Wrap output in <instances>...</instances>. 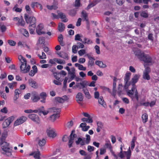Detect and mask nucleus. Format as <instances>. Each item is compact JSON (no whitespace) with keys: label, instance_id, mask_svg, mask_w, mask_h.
<instances>
[{"label":"nucleus","instance_id":"f257e3e1","mask_svg":"<svg viewBox=\"0 0 159 159\" xmlns=\"http://www.w3.org/2000/svg\"><path fill=\"white\" fill-rule=\"evenodd\" d=\"M139 78V76L135 75L131 80V84L132 87L131 90H128L127 92V95L131 98L132 100L135 99L137 101H139V95L138 91L136 88L135 84L137 82Z\"/></svg>","mask_w":159,"mask_h":159},{"label":"nucleus","instance_id":"f03ea898","mask_svg":"<svg viewBox=\"0 0 159 159\" xmlns=\"http://www.w3.org/2000/svg\"><path fill=\"white\" fill-rule=\"evenodd\" d=\"M135 55L140 60L144 62L143 65L145 67L151 65L153 63L152 57L148 54H145L143 52H137Z\"/></svg>","mask_w":159,"mask_h":159},{"label":"nucleus","instance_id":"7ed1b4c3","mask_svg":"<svg viewBox=\"0 0 159 159\" xmlns=\"http://www.w3.org/2000/svg\"><path fill=\"white\" fill-rule=\"evenodd\" d=\"M18 59L21 63L20 66L21 72L24 73L28 72L30 71V65H27V61L26 59L21 55L18 56Z\"/></svg>","mask_w":159,"mask_h":159},{"label":"nucleus","instance_id":"20e7f679","mask_svg":"<svg viewBox=\"0 0 159 159\" xmlns=\"http://www.w3.org/2000/svg\"><path fill=\"white\" fill-rule=\"evenodd\" d=\"M2 151V153L5 154L8 156H10L12 155V148L10 147L9 143L5 142L0 143Z\"/></svg>","mask_w":159,"mask_h":159},{"label":"nucleus","instance_id":"39448f33","mask_svg":"<svg viewBox=\"0 0 159 159\" xmlns=\"http://www.w3.org/2000/svg\"><path fill=\"white\" fill-rule=\"evenodd\" d=\"M24 18L27 24H29V26H33L34 27L36 26V18L33 16H30L27 14H25Z\"/></svg>","mask_w":159,"mask_h":159},{"label":"nucleus","instance_id":"423d86ee","mask_svg":"<svg viewBox=\"0 0 159 159\" xmlns=\"http://www.w3.org/2000/svg\"><path fill=\"white\" fill-rule=\"evenodd\" d=\"M52 110L54 112H55L56 113H54L51 115L50 118L51 121L54 122L57 119L59 118L60 116L59 114L61 111V109L53 107L52 108Z\"/></svg>","mask_w":159,"mask_h":159},{"label":"nucleus","instance_id":"0eeeda50","mask_svg":"<svg viewBox=\"0 0 159 159\" xmlns=\"http://www.w3.org/2000/svg\"><path fill=\"white\" fill-rule=\"evenodd\" d=\"M151 71L150 67H147L143 71V78L144 80H149L150 79V77L149 75Z\"/></svg>","mask_w":159,"mask_h":159},{"label":"nucleus","instance_id":"6e6552de","mask_svg":"<svg viewBox=\"0 0 159 159\" xmlns=\"http://www.w3.org/2000/svg\"><path fill=\"white\" fill-rule=\"evenodd\" d=\"M27 119L26 117L22 116L17 119L14 124V126H17L24 122Z\"/></svg>","mask_w":159,"mask_h":159},{"label":"nucleus","instance_id":"1a4fd4ad","mask_svg":"<svg viewBox=\"0 0 159 159\" xmlns=\"http://www.w3.org/2000/svg\"><path fill=\"white\" fill-rule=\"evenodd\" d=\"M43 25L42 24H40L36 28V32L37 34L39 35L44 34L45 32L42 30L43 28Z\"/></svg>","mask_w":159,"mask_h":159},{"label":"nucleus","instance_id":"9d476101","mask_svg":"<svg viewBox=\"0 0 159 159\" xmlns=\"http://www.w3.org/2000/svg\"><path fill=\"white\" fill-rule=\"evenodd\" d=\"M31 95V99L34 102H36L40 99L39 95L36 92H32Z\"/></svg>","mask_w":159,"mask_h":159},{"label":"nucleus","instance_id":"9b49d317","mask_svg":"<svg viewBox=\"0 0 159 159\" xmlns=\"http://www.w3.org/2000/svg\"><path fill=\"white\" fill-rule=\"evenodd\" d=\"M28 117L34 122L38 123H39L40 122L39 118L38 116L35 114H29L28 115Z\"/></svg>","mask_w":159,"mask_h":159},{"label":"nucleus","instance_id":"f8f14e48","mask_svg":"<svg viewBox=\"0 0 159 159\" xmlns=\"http://www.w3.org/2000/svg\"><path fill=\"white\" fill-rule=\"evenodd\" d=\"M40 102L43 103H45L46 102V100L47 95L46 93L45 92H42L39 95Z\"/></svg>","mask_w":159,"mask_h":159},{"label":"nucleus","instance_id":"ddd939ff","mask_svg":"<svg viewBox=\"0 0 159 159\" xmlns=\"http://www.w3.org/2000/svg\"><path fill=\"white\" fill-rule=\"evenodd\" d=\"M57 54L60 57L62 58L67 60L69 59V57L67 53L64 52H57Z\"/></svg>","mask_w":159,"mask_h":159},{"label":"nucleus","instance_id":"4468645a","mask_svg":"<svg viewBox=\"0 0 159 159\" xmlns=\"http://www.w3.org/2000/svg\"><path fill=\"white\" fill-rule=\"evenodd\" d=\"M76 101L79 104H81L83 99V97L82 93H78L76 95Z\"/></svg>","mask_w":159,"mask_h":159},{"label":"nucleus","instance_id":"2eb2a0df","mask_svg":"<svg viewBox=\"0 0 159 159\" xmlns=\"http://www.w3.org/2000/svg\"><path fill=\"white\" fill-rule=\"evenodd\" d=\"M30 155L33 156L35 159H40V153L39 149H37V151H34L30 154Z\"/></svg>","mask_w":159,"mask_h":159},{"label":"nucleus","instance_id":"dca6fc26","mask_svg":"<svg viewBox=\"0 0 159 159\" xmlns=\"http://www.w3.org/2000/svg\"><path fill=\"white\" fill-rule=\"evenodd\" d=\"M29 85L33 88L36 89L38 87L37 83L32 79L29 80Z\"/></svg>","mask_w":159,"mask_h":159},{"label":"nucleus","instance_id":"f3484780","mask_svg":"<svg viewBox=\"0 0 159 159\" xmlns=\"http://www.w3.org/2000/svg\"><path fill=\"white\" fill-rule=\"evenodd\" d=\"M58 16L62 20L63 22H66L68 21V20L67 18H66V15L63 13H58Z\"/></svg>","mask_w":159,"mask_h":159},{"label":"nucleus","instance_id":"a211bd4d","mask_svg":"<svg viewBox=\"0 0 159 159\" xmlns=\"http://www.w3.org/2000/svg\"><path fill=\"white\" fill-rule=\"evenodd\" d=\"M32 68L33 70L30 71L29 74L30 76H33L37 72L38 69L37 66L35 65H34L33 66Z\"/></svg>","mask_w":159,"mask_h":159},{"label":"nucleus","instance_id":"6ab92c4d","mask_svg":"<svg viewBox=\"0 0 159 159\" xmlns=\"http://www.w3.org/2000/svg\"><path fill=\"white\" fill-rule=\"evenodd\" d=\"M48 135L51 137L54 138L56 136V134L55 132L54 129H49L48 130Z\"/></svg>","mask_w":159,"mask_h":159},{"label":"nucleus","instance_id":"aec40b11","mask_svg":"<svg viewBox=\"0 0 159 159\" xmlns=\"http://www.w3.org/2000/svg\"><path fill=\"white\" fill-rule=\"evenodd\" d=\"M98 99V103L104 108L106 107V104L104 100L103 97L101 96Z\"/></svg>","mask_w":159,"mask_h":159},{"label":"nucleus","instance_id":"412c9836","mask_svg":"<svg viewBox=\"0 0 159 159\" xmlns=\"http://www.w3.org/2000/svg\"><path fill=\"white\" fill-rule=\"evenodd\" d=\"M63 37L62 34H60L58 37V40L60 44L62 46H63L65 45V43L63 42Z\"/></svg>","mask_w":159,"mask_h":159},{"label":"nucleus","instance_id":"4be33fe9","mask_svg":"<svg viewBox=\"0 0 159 159\" xmlns=\"http://www.w3.org/2000/svg\"><path fill=\"white\" fill-rule=\"evenodd\" d=\"M83 91L86 97L87 98L90 99L91 98V96L90 95L87 89H83Z\"/></svg>","mask_w":159,"mask_h":159},{"label":"nucleus","instance_id":"5701e85b","mask_svg":"<svg viewBox=\"0 0 159 159\" xmlns=\"http://www.w3.org/2000/svg\"><path fill=\"white\" fill-rule=\"evenodd\" d=\"M95 64L102 68H105L107 66L105 64H104L102 62L99 61H95Z\"/></svg>","mask_w":159,"mask_h":159},{"label":"nucleus","instance_id":"b1692460","mask_svg":"<svg viewBox=\"0 0 159 159\" xmlns=\"http://www.w3.org/2000/svg\"><path fill=\"white\" fill-rule=\"evenodd\" d=\"M142 119L143 122V123H146L148 120V115L146 113L143 114L142 116Z\"/></svg>","mask_w":159,"mask_h":159},{"label":"nucleus","instance_id":"393cba45","mask_svg":"<svg viewBox=\"0 0 159 159\" xmlns=\"http://www.w3.org/2000/svg\"><path fill=\"white\" fill-rule=\"evenodd\" d=\"M81 121L83 122H85L88 123H91L93 122L92 118H83L81 119Z\"/></svg>","mask_w":159,"mask_h":159},{"label":"nucleus","instance_id":"a878e982","mask_svg":"<svg viewBox=\"0 0 159 159\" xmlns=\"http://www.w3.org/2000/svg\"><path fill=\"white\" fill-rule=\"evenodd\" d=\"M53 60L59 64H64L65 63L66 61L64 60H61V59H58L57 58H54L53 59Z\"/></svg>","mask_w":159,"mask_h":159},{"label":"nucleus","instance_id":"bb28decb","mask_svg":"<svg viewBox=\"0 0 159 159\" xmlns=\"http://www.w3.org/2000/svg\"><path fill=\"white\" fill-rule=\"evenodd\" d=\"M126 154V159H130L131 155V152L129 147L127 151H124Z\"/></svg>","mask_w":159,"mask_h":159},{"label":"nucleus","instance_id":"cd10ccee","mask_svg":"<svg viewBox=\"0 0 159 159\" xmlns=\"http://www.w3.org/2000/svg\"><path fill=\"white\" fill-rule=\"evenodd\" d=\"M65 25L64 24L61 23L59 24L58 29L60 32H62L65 29Z\"/></svg>","mask_w":159,"mask_h":159},{"label":"nucleus","instance_id":"c85d7f7f","mask_svg":"<svg viewBox=\"0 0 159 159\" xmlns=\"http://www.w3.org/2000/svg\"><path fill=\"white\" fill-rule=\"evenodd\" d=\"M81 14L82 16L84 18V20L88 21V14L86 11H83L82 12Z\"/></svg>","mask_w":159,"mask_h":159},{"label":"nucleus","instance_id":"c756f323","mask_svg":"<svg viewBox=\"0 0 159 159\" xmlns=\"http://www.w3.org/2000/svg\"><path fill=\"white\" fill-rule=\"evenodd\" d=\"M77 13V10L75 9H73L70 10L69 13V15L71 16H75Z\"/></svg>","mask_w":159,"mask_h":159},{"label":"nucleus","instance_id":"7c9ffc66","mask_svg":"<svg viewBox=\"0 0 159 159\" xmlns=\"http://www.w3.org/2000/svg\"><path fill=\"white\" fill-rule=\"evenodd\" d=\"M45 143L46 141L44 139H42L39 140L38 144L40 147L44 146Z\"/></svg>","mask_w":159,"mask_h":159},{"label":"nucleus","instance_id":"2f4dec72","mask_svg":"<svg viewBox=\"0 0 159 159\" xmlns=\"http://www.w3.org/2000/svg\"><path fill=\"white\" fill-rule=\"evenodd\" d=\"M21 31L23 33V34L26 37H28L29 34L28 31L25 29H21Z\"/></svg>","mask_w":159,"mask_h":159},{"label":"nucleus","instance_id":"473e14b6","mask_svg":"<svg viewBox=\"0 0 159 159\" xmlns=\"http://www.w3.org/2000/svg\"><path fill=\"white\" fill-rule=\"evenodd\" d=\"M122 87L123 86L121 84H120L118 85L117 89V94L119 95H120L122 94Z\"/></svg>","mask_w":159,"mask_h":159},{"label":"nucleus","instance_id":"72a5a7b5","mask_svg":"<svg viewBox=\"0 0 159 159\" xmlns=\"http://www.w3.org/2000/svg\"><path fill=\"white\" fill-rule=\"evenodd\" d=\"M11 124L10 122H9V120L7 119L3 122L2 124L3 128H5Z\"/></svg>","mask_w":159,"mask_h":159},{"label":"nucleus","instance_id":"f704fd0d","mask_svg":"<svg viewBox=\"0 0 159 159\" xmlns=\"http://www.w3.org/2000/svg\"><path fill=\"white\" fill-rule=\"evenodd\" d=\"M131 73H127L126 74L125 77L124 79L125 83H129V80L130 79V76Z\"/></svg>","mask_w":159,"mask_h":159},{"label":"nucleus","instance_id":"c9c22d12","mask_svg":"<svg viewBox=\"0 0 159 159\" xmlns=\"http://www.w3.org/2000/svg\"><path fill=\"white\" fill-rule=\"evenodd\" d=\"M17 83L16 82H13L12 83H8V85L10 89H13L14 87H16Z\"/></svg>","mask_w":159,"mask_h":159},{"label":"nucleus","instance_id":"e433bc0d","mask_svg":"<svg viewBox=\"0 0 159 159\" xmlns=\"http://www.w3.org/2000/svg\"><path fill=\"white\" fill-rule=\"evenodd\" d=\"M106 148H108L109 150L112 148L111 144L110 141L107 142L105 144L104 146Z\"/></svg>","mask_w":159,"mask_h":159},{"label":"nucleus","instance_id":"4c0bfd02","mask_svg":"<svg viewBox=\"0 0 159 159\" xmlns=\"http://www.w3.org/2000/svg\"><path fill=\"white\" fill-rule=\"evenodd\" d=\"M84 42L82 41V42L85 44L86 43L88 44H89L93 43L92 41L88 38H84Z\"/></svg>","mask_w":159,"mask_h":159},{"label":"nucleus","instance_id":"58836bf2","mask_svg":"<svg viewBox=\"0 0 159 159\" xmlns=\"http://www.w3.org/2000/svg\"><path fill=\"white\" fill-rule=\"evenodd\" d=\"M140 16L143 17L147 18L148 17V14L147 12H145V11L141 12L140 14Z\"/></svg>","mask_w":159,"mask_h":159},{"label":"nucleus","instance_id":"ea45409f","mask_svg":"<svg viewBox=\"0 0 159 159\" xmlns=\"http://www.w3.org/2000/svg\"><path fill=\"white\" fill-rule=\"evenodd\" d=\"M95 60V59H89L88 64V65L89 67H92L94 65V61Z\"/></svg>","mask_w":159,"mask_h":159},{"label":"nucleus","instance_id":"a19ab883","mask_svg":"<svg viewBox=\"0 0 159 159\" xmlns=\"http://www.w3.org/2000/svg\"><path fill=\"white\" fill-rule=\"evenodd\" d=\"M36 26H35L34 27L33 26H29V31L30 34H32L34 33Z\"/></svg>","mask_w":159,"mask_h":159},{"label":"nucleus","instance_id":"79ce46f5","mask_svg":"<svg viewBox=\"0 0 159 159\" xmlns=\"http://www.w3.org/2000/svg\"><path fill=\"white\" fill-rule=\"evenodd\" d=\"M48 113V111L42 110L40 109H39V114L41 115V113H43L44 116L47 115Z\"/></svg>","mask_w":159,"mask_h":159},{"label":"nucleus","instance_id":"37998d69","mask_svg":"<svg viewBox=\"0 0 159 159\" xmlns=\"http://www.w3.org/2000/svg\"><path fill=\"white\" fill-rule=\"evenodd\" d=\"M25 10L27 13L29 14H31L32 13V11L31 10L29 6L28 5H26L25 7Z\"/></svg>","mask_w":159,"mask_h":159},{"label":"nucleus","instance_id":"c03bdc74","mask_svg":"<svg viewBox=\"0 0 159 159\" xmlns=\"http://www.w3.org/2000/svg\"><path fill=\"white\" fill-rule=\"evenodd\" d=\"M7 42L11 46H15L16 44V42L12 40H8Z\"/></svg>","mask_w":159,"mask_h":159},{"label":"nucleus","instance_id":"a18cd8bd","mask_svg":"<svg viewBox=\"0 0 159 159\" xmlns=\"http://www.w3.org/2000/svg\"><path fill=\"white\" fill-rule=\"evenodd\" d=\"M80 85L83 87V88H85L86 86L88 85V83L87 81H84L82 82H80Z\"/></svg>","mask_w":159,"mask_h":159},{"label":"nucleus","instance_id":"49530a36","mask_svg":"<svg viewBox=\"0 0 159 159\" xmlns=\"http://www.w3.org/2000/svg\"><path fill=\"white\" fill-rule=\"evenodd\" d=\"M37 55L40 59H45L46 58V55L43 52H42L41 56L39 54H38Z\"/></svg>","mask_w":159,"mask_h":159},{"label":"nucleus","instance_id":"de8ad7c7","mask_svg":"<svg viewBox=\"0 0 159 159\" xmlns=\"http://www.w3.org/2000/svg\"><path fill=\"white\" fill-rule=\"evenodd\" d=\"M18 23L19 25L22 26H24L25 24V22L23 19H19Z\"/></svg>","mask_w":159,"mask_h":159},{"label":"nucleus","instance_id":"09e8293b","mask_svg":"<svg viewBox=\"0 0 159 159\" xmlns=\"http://www.w3.org/2000/svg\"><path fill=\"white\" fill-rule=\"evenodd\" d=\"M86 139L85 143L88 144L90 141V136L89 135L87 134L86 135Z\"/></svg>","mask_w":159,"mask_h":159},{"label":"nucleus","instance_id":"8fccbe9b","mask_svg":"<svg viewBox=\"0 0 159 159\" xmlns=\"http://www.w3.org/2000/svg\"><path fill=\"white\" fill-rule=\"evenodd\" d=\"M47 8L50 10H52V9L56 10L57 8V7L56 6H49V5H47Z\"/></svg>","mask_w":159,"mask_h":159},{"label":"nucleus","instance_id":"3c124183","mask_svg":"<svg viewBox=\"0 0 159 159\" xmlns=\"http://www.w3.org/2000/svg\"><path fill=\"white\" fill-rule=\"evenodd\" d=\"M55 100L59 103H62L64 102L62 98L57 97L55 98Z\"/></svg>","mask_w":159,"mask_h":159},{"label":"nucleus","instance_id":"603ef678","mask_svg":"<svg viewBox=\"0 0 159 159\" xmlns=\"http://www.w3.org/2000/svg\"><path fill=\"white\" fill-rule=\"evenodd\" d=\"M0 96L1 98L4 99H6L7 98L6 94L2 91H0Z\"/></svg>","mask_w":159,"mask_h":159},{"label":"nucleus","instance_id":"864d4df0","mask_svg":"<svg viewBox=\"0 0 159 159\" xmlns=\"http://www.w3.org/2000/svg\"><path fill=\"white\" fill-rule=\"evenodd\" d=\"M81 36L79 34H77L75 36V41H82V40L80 39Z\"/></svg>","mask_w":159,"mask_h":159},{"label":"nucleus","instance_id":"5fc2aeb1","mask_svg":"<svg viewBox=\"0 0 159 159\" xmlns=\"http://www.w3.org/2000/svg\"><path fill=\"white\" fill-rule=\"evenodd\" d=\"M100 154L103 155L106 152V148H105V147H104L103 148L100 149Z\"/></svg>","mask_w":159,"mask_h":159},{"label":"nucleus","instance_id":"6e6d98bb","mask_svg":"<svg viewBox=\"0 0 159 159\" xmlns=\"http://www.w3.org/2000/svg\"><path fill=\"white\" fill-rule=\"evenodd\" d=\"M39 41L40 44L44 43L45 42V38L43 37H41L39 38Z\"/></svg>","mask_w":159,"mask_h":159},{"label":"nucleus","instance_id":"4d7b16f0","mask_svg":"<svg viewBox=\"0 0 159 159\" xmlns=\"http://www.w3.org/2000/svg\"><path fill=\"white\" fill-rule=\"evenodd\" d=\"M96 5L93 2V1L92 2L90 3L88 6L87 7V10H88L91 7H93L94 6Z\"/></svg>","mask_w":159,"mask_h":159},{"label":"nucleus","instance_id":"13d9d810","mask_svg":"<svg viewBox=\"0 0 159 159\" xmlns=\"http://www.w3.org/2000/svg\"><path fill=\"white\" fill-rule=\"evenodd\" d=\"M77 45H76V46H77V48L78 49L80 48H83L84 47V45L83 43H81L80 42H77Z\"/></svg>","mask_w":159,"mask_h":159},{"label":"nucleus","instance_id":"bf43d9fd","mask_svg":"<svg viewBox=\"0 0 159 159\" xmlns=\"http://www.w3.org/2000/svg\"><path fill=\"white\" fill-rule=\"evenodd\" d=\"M6 138V137L5 136V135L4 134H2L1 137L0 138V143L5 142V140Z\"/></svg>","mask_w":159,"mask_h":159},{"label":"nucleus","instance_id":"052dcab7","mask_svg":"<svg viewBox=\"0 0 159 159\" xmlns=\"http://www.w3.org/2000/svg\"><path fill=\"white\" fill-rule=\"evenodd\" d=\"M73 125V122L72 120H71L67 122V126L69 128L71 127Z\"/></svg>","mask_w":159,"mask_h":159},{"label":"nucleus","instance_id":"680f3d73","mask_svg":"<svg viewBox=\"0 0 159 159\" xmlns=\"http://www.w3.org/2000/svg\"><path fill=\"white\" fill-rule=\"evenodd\" d=\"M68 80V78L67 77H66L65 78L64 80L63 81V88H66L67 87L66 83L67 81Z\"/></svg>","mask_w":159,"mask_h":159},{"label":"nucleus","instance_id":"e2e57ef3","mask_svg":"<svg viewBox=\"0 0 159 159\" xmlns=\"http://www.w3.org/2000/svg\"><path fill=\"white\" fill-rule=\"evenodd\" d=\"M0 28L2 32H5L7 29V27L4 25H1Z\"/></svg>","mask_w":159,"mask_h":159},{"label":"nucleus","instance_id":"0e129e2a","mask_svg":"<svg viewBox=\"0 0 159 159\" xmlns=\"http://www.w3.org/2000/svg\"><path fill=\"white\" fill-rule=\"evenodd\" d=\"M85 53L84 49H81L78 51V54L80 56H82Z\"/></svg>","mask_w":159,"mask_h":159},{"label":"nucleus","instance_id":"69168bd1","mask_svg":"<svg viewBox=\"0 0 159 159\" xmlns=\"http://www.w3.org/2000/svg\"><path fill=\"white\" fill-rule=\"evenodd\" d=\"M95 48L96 51V53L98 54H100V48L99 46L97 45H96L95 46Z\"/></svg>","mask_w":159,"mask_h":159},{"label":"nucleus","instance_id":"338daca9","mask_svg":"<svg viewBox=\"0 0 159 159\" xmlns=\"http://www.w3.org/2000/svg\"><path fill=\"white\" fill-rule=\"evenodd\" d=\"M94 97L96 99H98L99 98V93L98 91H96L94 93Z\"/></svg>","mask_w":159,"mask_h":159},{"label":"nucleus","instance_id":"774afa93","mask_svg":"<svg viewBox=\"0 0 159 159\" xmlns=\"http://www.w3.org/2000/svg\"><path fill=\"white\" fill-rule=\"evenodd\" d=\"M97 127L101 128H102L103 125V123L102 122L100 121H98L97 122Z\"/></svg>","mask_w":159,"mask_h":159}]
</instances>
